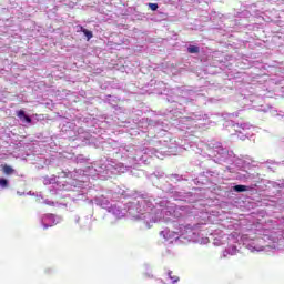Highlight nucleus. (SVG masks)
Wrapping results in <instances>:
<instances>
[{"instance_id": "nucleus-3", "label": "nucleus", "mask_w": 284, "mask_h": 284, "mask_svg": "<svg viewBox=\"0 0 284 284\" xmlns=\"http://www.w3.org/2000/svg\"><path fill=\"white\" fill-rule=\"evenodd\" d=\"M81 32H83L84 37H87V40L90 41V39H92V37H94V34L92 33V31L85 29V28H81Z\"/></svg>"}, {"instance_id": "nucleus-5", "label": "nucleus", "mask_w": 284, "mask_h": 284, "mask_svg": "<svg viewBox=\"0 0 284 284\" xmlns=\"http://www.w3.org/2000/svg\"><path fill=\"white\" fill-rule=\"evenodd\" d=\"M233 190L234 192H247V186L239 184V185H235Z\"/></svg>"}, {"instance_id": "nucleus-6", "label": "nucleus", "mask_w": 284, "mask_h": 284, "mask_svg": "<svg viewBox=\"0 0 284 284\" xmlns=\"http://www.w3.org/2000/svg\"><path fill=\"white\" fill-rule=\"evenodd\" d=\"M169 277L173 283H179V276L172 275V271L169 272Z\"/></svg>"}, {"instance_id": "nucleus-10", "label": "nucleus", "mask_w": 284, "mask_h": 284, "mask_svg": "<svg viewBox=\"0 0 284 284\" xmlns=\"http://www.w3.org/2000/svg\"><path fill=\"white\" fill-rule=\"evenodd\" d=\"M22 120L26 121L27 123H32V119L26 114H24V118H22Z\"/></svg>"}, {"instance_id": "nucleus-8", "label": "nucleus", "mask_w": 284, "mask_h": 284, "mask_svg": "<svg viewBox=\"0 0 284 284\" xmlns=\"http://www.w3.org/2000/svg\"><path fill=\"white\" fill-rule=\"evenodd\" d=\"M0 187H8V180L7 179H3V178L0 179Z\"/></svg>"}, {"instance_id": "nucleus-2", "label": "nucleus", "mask_w": 284, "mask_h": 284, "mask_svg": "<svg viewBox=\"0 0 284 284\" xmlns=\"http://www.w3.org/2000/svg\"><path fill=\"white\" fill-rule=\"evenodd\" d=\"M2 172L7 175H10V174H14V169H12V166L8 165V164H4L2 166Z\"/></svg>"}, {"instance_id": "nucleus-1", "label": "nucleus", "mask_w": 284, "mask_h": 284, "mask_svg": "<svg viewBox=\"0 0 284 284\" xmlns=\"http://www.w3.org/2000/svg\"><path fill=\"white\" fill-rule=\"evenodd\" d=\"M42 225L44 230H48V227H53V225H57V219L54 217V214H45L42 216Z\"/></svg>"}, {"instance_id": "nucleus-4", "label": "nucleus", "mask_w": 284, "mask_h": 284, "mask_svg": "<svg viewBox=\"0 0 284 284\" xmlns=\"http://www.w3.org/2000/svg\"><path fill=\"white\" fill-rule=\"evenodd\" d=\"M187 52H189V54H199L200 49L196 45H189Z\"/></svg>"}, {"instance_id": "nucleus-7", "label": "nucleus", "mask_w": 284, "mask_h": 284, "mask_svg": "<svg viewBox=\"0 0 284 284\" xmlns=\"http://www.w3.org/2000/svg\"><path fill=\"white\" fill-rule=\"evenodd\" d=\"M149 8L153 12H156V10H159V4L158 3H149Z\"/></svg>"}, {"instance_id": "nucleus-11", "label": "nucleus", "mask_w": 284, "mask_h": 284, "mask_svg": "<svg viewBox=\"0 0 284 284\" xmlns=\"http://www.w3.org/2000/svg\"><path fill=\"white\" fill-rule=\"evenodd\" d=\"M78 32H81V28H83V26H78Z\"/></svg>"}, {"instance_id": "nucleus-9", "label": "nucleus", "mask_w": 284, "mask_h": 284, "mask_svg": "<svg viewBox=\"0 0 284 284\" xmlns=\"http://www.w3.org/2000/svg\"><path fill=\"white\" fill-rule=\"evenodd\" d=\"M17 116H18V119L23 120V118L26 116V111H23V110L18 111Z\"/></svg>"}]
</instances>
